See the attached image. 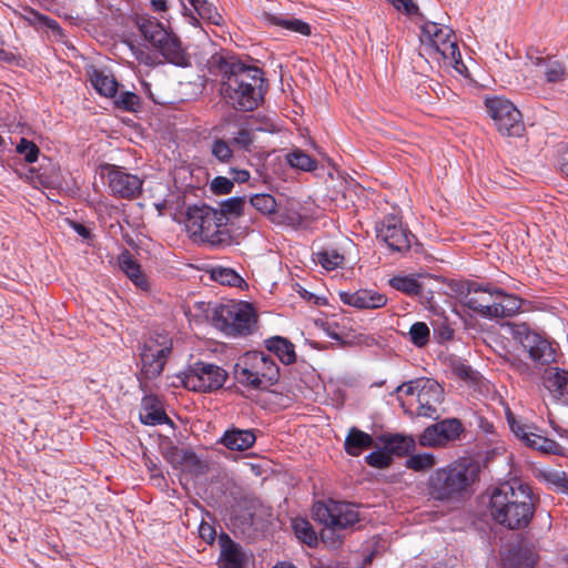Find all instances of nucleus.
<instances>
[{
    "mask_svg": "<svg viewBox=\"0 0 568 568\" xmlns=\"http://www.w3.org/2000/svg\"><path fill=\"white\" fill-rule=\"evenodd\" d=\"M120 268L125 275L140 288H148V281L144 273L141 270V265L132 258V256L125 252L119 256Z\"/></svg>",
    "mask_w": 568,
    "mask_h": 568,
    "instance_id": "obj_23",
    "label": "nucleus"
},
{
    "mask_svg": "<svg viewBox=\"0 0 568 568\" xmlns=\"http://www.w3.org/2000/svg\"><path fill=\"white\" fill-rule=\"evenodd\" d=\"M542 379L545 387L555 397L568 403V372L549 367L545 369Z\"/></svg>",
    "mask_w": 568,
    "mask_h": 568,
    "instance_id": "obj_20",
    "label": "nucleus"
},
{
    "mask_svg": "<svg viewBox=\"0 0 568 568\" xmlns=\"http://www.w3.org/2000/svg\"><path fill=\"white\" fill-rule=\"evenodd\" d=\"M410 233L403 226L402 220L394 215L384 217L381 226L377 227L379 237L394 252H405L410 248Z\"/></svg>",
    "mask_w": 568,
    "mask_h": 568,
    "instance_id": "obj_16",
    "label": "nucleus"
},
{
    "mask_svg": "<svg viewBox=\"0 0 568 568\" xmlns=\"http://www.w3.org/2000/svg\"><path fill=\"white\" fill-rule=\"evenodd\" d=\"M183 384L194 392H212L223 386L226 379V372L209 363H195L183 374Z\"/></svg>",
    "mask_w": 568,
    "mask_h": 568,
    "instance_id": "obj_11",
    "label": "nucleus"
},
{
    "mask_svg": "<svg viewBox=\"0 0 568 568\" xmlns=\"http://www.w3.org/2000/svg\"><path fill=\"white\" fill-rule=\"evenodd\" d=\"M266 348L275 353L283 364L288 365L295 362L294 345L286 338L274 336L266 341Z\"/></svg>",
    "mask_w": 568,
    "mask_h": 568,
    "instance_id": "obj_25",
    "label": "nucleus"
},
{
    "mask_svg": "<svg viewBox=\"0 0 568 568\" xmlns=\"http://www.w3.org/2000/svg\"><path fill=\"white\" fill-rule=\"evenodd\" d=\"M250 204L256 211L261 212L264 215H267L273 222L275 221V216L277 214L276 209L278 206V203L271 194H255L250 199Z\"/></svg>",
    "mask_w": 568,
    "mask_h": 568,
    "instance_id": "obj_33",
    "label": "nucleus"
},
{
    "mask_svg": "<svg viewBox=\"0 0 568 568\" xmlns=\"http://www.w3.org/2000/svg\"><path fill=\"white\" fill-rule=\"evenodd\" d=\"M116 105L125 111H136L140 106V98L132 92H123L115 101Z\"/></svg>",
    "mask_w": 568,
    "mask_h": 568,
    "instance_id": "obj_52",
    "label": "nucleus"
},
{
    "mask_svg": "<svg viewBox=\"0 0 568 568\" xmlns=\"http://www.w3.org/2000/svg\"><path fill=\"white\" fill-rule=\"evenodd\" d=\"M389 285L407 295L417 296L422 294V284L414 277L395 276L389 280Z\"/></svg>",
    "mask_w": 568,
    "mask_h": 568,
    "instance_id": "obj_35",
    "label": "nucleus"
},
{
    "mask_svg": "<svg viewBox=\"0 0 568 568\" xmlns=\"http://www.w3.org/2000/svg\"><path fill=\"white\" fill-rule=\"evenodd\" d=\"M212 63L221 77V94L234 109L252 111L258 106L265 92L261 69L222 54L213 55Z\"/></svg>",
    "mask_w": 568,
    "mask_h": 568,
    "instance_id": "obj_1",
    "label": "nucleus"
},
{
    "mask_svg": "<svg viewBox=\"0 0 568 568\" xmlns=\"http://www.w3.org/2000/svg\"><path fill=\"white\" fill-rule=\"evenodd\" d=\"M317 261L325 270H334L344 262V256L335 250H326L317 253Z\"/></svg>",
    "mask_w": 568,
    "mask_h": 568,
    "instance_id": "obj_44",
    "label": "nucleus"
},
{
    "mask_svg": "<svg viewBox=\"0 0 568 568\" xmlns=\"http://www.w3.org/2000/svg\"><path fill=\"white\" fill-rule=\"evenodd\" d=\"M287 162L292 168L303 171H314L317 162L302 150H294L286 155Z\"/></svg>",
    "mask_w": 568,
    "mask_h": 568,
    "instance_id": "obj_38",
    "label": "nucleus"
},
{
    "mask_svg": "<svg viewBox=\"0 0 568 568\" xmlns=\"http://www.w3.org/2000/svg\"><path fill=\"white\" fill-rule=\"evenodd\" d=\"M293 529L298 539L308 546L317 544V536L310 521L305 519H295L293 521Z\"/></svg>",
    "mask_w": 568,
    "mask_h": 568,
    "instance_id": "obj_40",
    "label": "nucleus"
},
{
    "mask_svg": "<svg viewBox=\"0 0 568 568\" xmlns=\"http://www.w3.org/2000/svg\"><path fill=\"white\" fill-rule=\"evenodd\" d=\"M513 338L528 352L535 362L548 363L554 359L550 344L525 323L509 325Z\"/></svg>",
    "mask_w": 568,
    "mask_h": 568,
    "instance_id": "obj_15",
    "label": "nucleus"
},
{
    "mask_svg": "<svg viewBox=\"0 0 568 568\" xmlns=\"http://www.w3.org/2000/svg\"><path fill=\"white\" fill-rule=\"evenodd\" d=\"M410 341L418 347H423L428 343L429 328L423 322H417L410 326L409 329Z\"/></svg>",
    "mask_w": 568,
    "mask_h": 568,
    "instance_id": "obj_46",
    "label": "nucleus"
},
{
    "mask_svg": "<svg viewBox=\"0 0 568 568\" xmlns=\"http://www.w3.org/2000/svg\"><path fill=\"white\" fill-rule=\"evenodd\" d=\"M397 10H403L407 14H414L418 11V7L413 0H388Z\"/></svg>",
    "mask_w": 568,
    "mask_h": 568,
    "instance_id": "obj_55",
    "label": "nucleus"
},
{
    "mask_svg": "<svg viewBox=\"0 0 568 568\" xmlns=\"http://www.w3.org/2000/svg\"><path fill=\"white\" fill-rule=\"evenodd\" d=\"M373 437L355 427L351 428L345 438V449L352 456H358L363 449L373 446Z\"/></svg>",
    "mask_w": 568,
    "mask_h": 568,
    "instance_id": "obj_26",
    "label": "nucleus"
},
{
    "mask_svg": "<svg viewBox=\"0 0 568 568\" xmlns=\"http://www.w3.org/2000/svg\"><path fill=\"white\" fill-rule=\"evenodd\" d=\"M255 439L252 430L233 428L225 432L222 443L229 449L245 450L253 446Z\"/></svg>",
    "mask_w": 568,
    "mask_h": 568,
    "instance_id": "obj_21",
    "label": "nucleus"
},
{
    "mask_svg": "<svg viewBox=\"0 0 568 568\" xmlns=\"http://www.w3.org/2000/svg\"><path fill=\"white\" fill-rule=\"evenodd\" d=\"M170 353L171 342L166 337L159 336L146 341L141 352V375L146 379L160 376Z\"/></svg>",
    "mask_w": 568,
    "mask_h": 568,
    "instance_id": "obj_14",
    "label": "nucleus"
},
{
    "mask_svg": "<svg viewBox=\"0 0 568 568\" xmlns=\"http://www.w3.org/2000/svg\"><path fill=\"white\" fill-rule=\"evenodd\" d=\"M145 91L149 93V97L159 104H165L168 102V98L163 93L155 94L151 88L150 83H143Z\"/></svg>",
    "mask_w": 568,
    "mask_h": 568,
    "instance_id": "obj_59",
    "label": "nucleus"
},
{
    "mask_svg": "<svg viewBox=\"0 0 568 568\" xmlns=\"http://www.w3.org/2000/svg\"><path fill=\"white\" fill-rule=\"evenodd\" d=\"M211 277L223 285H230L234 287L241 286V284L244 282L235 271L226 267L213 268L211 272Z\"/></svg>",
    "mask_w": 568,
    "mask_h": 568,
    "instance_id": "obj_41",
    "label": "nucleus"
},
{
    "mask_svg": "<svg viewBox=\"0 0 568 568\" xmlns=\"http://www.w3.org/2000/svg\"><path fill=\"white\" fill-rule=\"evenodd\" d=\"M200 536L206 541H213L215 531L212 526L207 524H202L200 526Z\"/></svg>",
    "mask_w": 568,
    "mask_h": 568,
    "instance_id": "obj_58",
    "label": "nucleus"
},
{
    "mask_svg": "<svg viewBox=\"0 0 568 568\" xmlns=\"http://www.w3.org/2000/svg\"><path fill=\"white\" fill-rule=\"evenodd\" d=\"M236 381L254 389H268L280 378L276 363L263 352H247L234 365Z\"/></svg>",
    "mask_w": 568,
    "mask_h": 568,
    "instance_id": "obj_6",
    "label": "nucleus"
},
{
    "mask_svg": "<svg viewBox=\"0 0 568 568\" xmlns=\"http://www.w3.org/2000/svg\"><path fill=\"white\" fill-rule=\"evenodd\" d=\"M90 81L93 88L104 97H114L116 93L118 82L115 79L99 69H92L90 72Z\"/></svg>",
    "mask_w": 568,
    "mask_h": 568,
    "instance_id": "obj_27",
    "label": "nucleus"
},
{
    "mask_svg": "<svg viewBox=\"0 0 568 568\" xmlns=\"http://www.w3.org/2000/svg\"><path fill=\"white\" fill-rule=\"evenodd\" d=\"M303 221H304V219L298 212L293 211V210H286L285 212H283L281 214H276L274 222L285 223L292 227L297 229V227L302 226Z\"/></svg>",
    "mask_w": 568,
    "mask_h": 568,
    "instance_id": "obj_53",
    "label": "nucleus"
},
{
    "mask_svg": "<svg viewBox=\"0 0 568 568\" xmlns=\"http://www.w3.org/2000/svg\"><path fill=\"white\" fill-rule=\"evenodd\" d=\"M535 64L544 67V74L550 83L562 81L566 75V67L560 61L549 58H537Z\"/></svg>",
    "mask_w": 568,
    "mask_h": 568,
    "instance_id": "obj_32",
    "label": "nucleus"
},
{
    "mask_svg": "<svg viewBox=\"0 0 568 568\" xmlns=\"http://www.w3.org/2000/svg\"><path fill=\"white\" fill-rule=\"evenodd\" d=\"M145 465H146L148 469L152 473L153 478L163 479L161 471L158 469L156 464L152 459L148 458V460L145 462Z\"/></svg>",
    "mask_w": 568,
    "mask_h": 568,
    "instance_id": "obj_63",
    "label": "nucleus"
},
{
    "mask_svg": "<svg viewBox=\"0 0 568 568\" xmlns=\"http://www.w3.org/2000/svg\"><path fill=\"white\" fill-rule=\"evenodd\" d=\"M419 383H420V379H415V381H410L408 383H404L396 388V392L397 393L404 392L408 396L413 395V394H415V392H417V393L419 392Z\"/></svg>",
    "mask_w": 568,
    "mask_h": 568,
    "instance_id": "obj_57",
    "label": "nucleus"
},
{
    "mask_svg": "<svg viewBox=\"0 0 568 568\" xmlns=\"http://www.w3.org/2000/svg\"><path fill=\"white\" fill-rule=\"evenodd\" d=\"M496 296H500L501 300L499 302L495 301L493 318L509 317L520 310L521 301L518 297L506 294L504 291L503 294H496Z\"/></svg>",
    "mask_w": 568,
    "mask_h": 568,
    "instance_id": "obj_30",
    "label": "nucleus"
},
{
    "mask_svg": "<svg viewBox=\"0 0 568 568\" xmlns=\"http://www.w3.org/2000/svg\"><path fill=\"white\" fill-rule=\"evenodd\" d=\"M526 445L542 453L558 454L561 450V447L557 442L534 432L526 442Z\"/></svg>",
    "mask_w": 568,
    "mask_h": 568,
    "instance_id": "obj_39",
    "label": "nucleus"
},
{
    "mask_svg": "<svg viewBox=\"0 0 568 568\" xmlns=\"http://www.w3.org/2000/svg\"><path fill=\"white\" fill-rule=\"evenodd\" d=\"M312 513L313 518L325 526L321 531L322 540L332 546L341 542V536L336 534L338 530L353 527L359 521L357 506L346 501H316Z\"/></svg>",
    "mask_w": 568,
    "mask_h": 568,
    "instance_id": "obj_5",
    "label": "nucleus"
},
{
    "mask_svg": "<svg viewBox=\"0 0 568 568\" xmlns=\"http://www.w3.org/2000/svg\"><path fill=\"white\" fill-rule=\"evenodd\" d=\"M231 143L245 151H250L254 143V132L247 128H241L233 136Z\"/></svg>",
    "mask_w": 568,
    "mask_h": 568,
    "instance_id": "obj_48",
    "label": "nucleus"
},
{
    "mask_svg": "<svg viewBox=\"0 0 568 568\" xmlns=\"http://www.w3.org/2000/svg\"><path fill=\"white\" fill-rule=\"evenodd\" d=\"M17 152L22 154L27 162L33 163L38 159L39 148L32 141L22 138L17 145Z\"/></svg>",
    "mask_w": 568,
    "mask_h": 568,
    "instance_id": "obj_49",
    "label": "nucleus"
},
{
    "mask_svg": "<svg viewBox=\"0 0 568 568\" xmlns=\"http://www.w3.org/2000/svg\"><path fill=\"white\" fill-rule=\"evenodd\" d=\"M212 155L222 163H227L233 156L231 144L223 139H215L211 146Z\"/></svg>",
    "mask_w": 568,
    "mask_h": 568,
    "instance_id": "obj_45",
    "label": "nucleus"
},
{
    "mask_svg": "<svg viewBox=\"0 0 568 568\" xmlns=\"http://www.w3.org/2000/svg\"><path fill=\"white\" fill-rule=\"evenodd\" d=\"M432 50L435 54L440 55L445 61L453 64L457 71L460 72V67H465L462 62V55L454 34L448 37V40L437 41V45Z\"/></svg>",
    "mask_w": 568,
    "mask_h": 568,
    "instance_id": "obj_22",
    "label": "nucleus"
},
{
    "mask_svg": "<svg viewBox=\"0 0 568 568\" xmlns=\"http://www.w3.org/2000/svg\"><path fill=\"white\" fill-rule=\"evenodd\" d=\"M507 420L510 426L511 432L523 442H527L528 438L531 435L530 426H527L525 424H521L520 422L516 420L515 416L508 412L507 413Z\"/></svg>",
    "mask_w": 568,
    "mask_h": 568,
    "instance_id": "obj_51",
    "label": "nucleus"
},
{
    "mask_svg": "<svg viewBox=\"0 0 568 568\" xmlns=\"http://www.w3.org/2000/svg\"><path fill=\"white\" fill-rule=\"evenodd\" d=\"M436 460L432 454H417L406 459V467L415 471H423L435 466Z\"/></svg>",
    "mask_w": 568,
    "mask_h": 568,
    "instance_id": "obj_42",
    "label": "nucleus"
},
{
    "mask_svg": "<svg viewBox=\"0 0 568 568\" xmlns=\"http://www.w3.org/2000/svg\"><path fill=\"white\" fill-rule=\"evenodd\" d=\"M385 449L392 455L403 456L415 448V440L409 436L393 435L384 438Z\"/></svg>",
    "mask_w": 568,
    "mask_h": 568,
    "instance_id": "obj_31",
    "label": "nucleus"
},
{
    "mask_svg": "<svg viewBox=\"0 0 568 568\" xmlns=\"http://www.w3.org/2000/svg\"><path fill=\"white\" fill-rule=\"evenodd\" d=\"M244 555L231 539L223 545L219 568H243Z\"/></svg>",
    "mask_w": 568,
    "mask_h": 568,
    "instance_id": "obj_28",
    "label": "nucleus"
},
{
    "mask_svg": "<svg viewBox=\"0 0 568 568\" xmlns=\"http://www.w3.org/2000/svg\"><path fill=\"white\" fill-rule=\"evenodd\" d=\"M154 403V398H144L143 408L140 413L141 422L145 425H160L170 422L164 410L158 407Z\"/></svg>",
    "mask_w": 568,
    "mask_h": 568,
    "instance_id": "obj_29",
    "label": "nucleus"
},
{
    "mask_svg": "<svg viewBox=\"0 0 568 568\" xmlns=\"http://www.w3.org/2000/svg\"><path fill=\"white\" fill-rule=\"evenodd\" d=\"M419 406L417 414L419 416L432 417L436 414V405L443 400V388L434 379L420 378L419 392L417 393Z\"/></svg>",
    "mask_w": 568,
    "mask_h": 568,
    "instance_id": "obj_18",
    "label": "nucleus"
},
{
    "mask_svg": "<svg viewBox=\"0 0 568 568\" xmlns=\"http://www.w3.org/2000/svg\"><path fill=\"white\" fill-rule=\"evenodd\" d=\"M339 297L344 304L351 305L356 308L375 310L386 305L387 297L371 290H358L356 292H342Z\"/></svg>",
    "mask_w": 568,
    "mask_h": 568,
    "instance_id": "obj_19",
    "label": "nucleus"
},
{
    "mask_svg": "<svg viewBox=\"0 0 568 568\" xmlns=\"http://www.w3.org/2000/svg\"><path fill=\"white\" fill-rule=\"evenodd\" d=\"M234 183L225 176H216L211 182V190L214 194L223 195L232 192Z\"/></svg>",
    "mask_w": 568,
    "mask_h": 568,
    "instance_id": "obj_54",
    "label": "nucleus"
},
{
    "mask_svg": "<svg viewBox=\"0 0 568 568\" xmlns=\"http://www.w3.org/2000/svg\"><path fill=\"white\" fill-rule=\"evenodd\" d=\"M537 560L535 545L521 540L501 555V568H534Z\"/></svg>",
    "mask_w": 568,
    "mask_h": 568,
    "instance_id": "obj_17",
    "label": "nucleus"
},
{
    "mask_svg": "<svg viewBox=\"0 0 568 568\" xmlns=\"http://www.w3.org/2000/svg\"><path fill=\"white\" fill-rule=\"evenodd\" d=\"M250 179V173L245 170H233V182H246Z\"/></svg>",
    "mask_w": 568,
    "mask_h": 568,
    "instance_id": "obj_64",
    "label": "nucleus"
},
{
    "mask_svg": "<svg viewBox=\"0 0 568 568\" xmlns=\"http://www.w3.org/2000/svg\"><path fill=\"white\" fill-rule=\"evenodd\" d=\"M248 210L245 197H231L221 204V209L217 213H223L225 224L227 223L229 216H241Z\"/></svg>",
    "mask_w": 568,
    "mask_h": 568,
    "instance_id": "obj_37",
    "label": "nucleus"
},
{
    "mask_svg": "<svg viewBox=\"0 0 568 568\" xmlns=\"http://www.w3.org/2000/svg\"><path fill=\"white\" fill-rule=\"evenodd\" d=\"M509 361L511 366H514L520 374H529V366L521 359L514 357Z\"/></svg>",
    "mask_w": 568,
    "mask_h": 568,
    "instance_id": "obj_60",
    "label": "nucleus"
},
{
    "mask_svg": "<svg viewBox=\"0 0 568 568\" xmlns=\"http://www.w3.org/2000/svg\"><path fill=\"white\" fill-rule=\"evenodd\" d=\"M164 459L181 471V477L197 478L210 471V463L191 449L168 445L163 448Z\"/></svg>",
    "mask_w": 568,
    "mask_h": 568,
    "instance_id": "obj_12",
    "label": "nucleus"
},
{
    "mask_svg": "<svg viewBox=\"0 0 568 568\" xmlns=\"http://www.w3.org/2000/svg\"><path fill=\"white\" fill-rule=\"evenodd\" d=\"M488 510L498 525L510 530L525 529L536 511L532 491L518 480L501 483L490 493Z\"/></svg>",
    "mask_w": 568,
    "mask_h": 568,
    "instance_id": "obj_2",
    "label": "nucleus"
},
{
    "mask_svg": "<svg viewBox=\"0 0 568 568\" xmlns=\"http://www.w3.org/2000/svg\"><path fill=\"white\" fill-rule=\"evenodd\" d=\"M71 225L80 236H82L85 240L90 239L91 232L87 226L77 222H72Z\"/></svg>",
    "mask_w": 568,
    "mask_h": 568,
    "instance_id": "obj_61",
    "label": "nucleus"
},
{
    "mask_svg": "<svg viewBox=\"0 0 568 568\" xmlns=\"http://www.w3.org/2000/svg\"><path fill=\"white\" fill-rule=\"evenodd\" d=\"M478 474V465L469 459L452 463L430 475L428 493L435 500L460 501L470 493Z\"/></svg>",
    "mask_w": 568,
    "mask_h": 568,
    "instance_id": "obj_3",
    "label": "nucleus"
},
{
    "mask_svg": "<svg viewBox=\"0 0 568 568\" xmlns=\"http://www.w3.org/2000/svg\"><path fill=\"white\" fill-rule=\"evenodd\" d=\"M418 443L424 447H440L445 446L443 439L440 438L439 429L436 424L430 425L424 429L418 438Z\"/></svg>",
    "mask_w": 568,
    "mask_h": 568,
    "instance_id": "obj_43",
    "label": "nucleus"
},
{
    "mask_svg": "<svg viewBox=\"0 0 568 568\" xmlns=\"http://www.w3.org/2000/svg\"><path fill=\"white\" fill-rule=\"evenodd\" d=\"M366 463L375 468H386L392 463V456L387 453V450H377L373 452L365 457Z\"/></svg>",
    "mask_w": 568,
    "mask_h": 568,
    "instance_id": "obj_50",
    "label": "nucleus"
},
{
    "mask_svg": "<svg viewBox=\"0 0 568 568\" xmlns=\"http://www.w3.org/2000/svg\"><path fill=\"white\" fill-rule=\"evenodd\" d=\"M185 227L194 242L212 246H226L232 243L223 213H217V210L207 205L189 207Z\"/></svg>",
    "mask_w": 568,
    "mask_h": 568,
    "instance_id": "obj_4",
    "label": "nucleus"
},
{
    "mask_svg": "<svg viewBox=\"0 0 568 568\" xmlns=\"http://www.w3.org/2000/svg\"><path fill=\"white\" fill-rule=\"evenodd\" d=\"M560 171L568 176V148L565 149L559 159Z\"/></svg>",
    "mask_w": 568,
    "mask_h": 568,
    "instance_id": "obj_62",
    "label": "nucleus"
},
{
    "mask_svg": "<svg viewBox=\"0 0 568 568\" xmlns=\"http://www.w3.org/2000/svg\"><path fill=\"white\" fill-rule=\"evenodd\" d=\"M436 426L445 445L458 439L464 430L462 423L456 418L442 420L436 423Z\"/></svg>",
    "mask_w": 568,
    "mask_h": 568,
    "instance_id": "obj_34",
    "label": "nucleus"
},
{
    "mask_svg": "<svg viewBox=\"0 0 568 568\" xmlns=\"http://www.w3.org/2000/svg\"><path fill=\"white\" fill-rule=\"evenodd\" d=\"M450 287L464 306L485 318H493L494 297L496 294H503L500 288H493L490 285L481 286L469 281L454 282Z\"/></svg>",
    "mask_w": 568,
    "mask_h": 568,
    "instance_id": "obj_9",
    "label": "nucleus"
},
{
    "mask_svg": "<svg viewBox=\"0 0 568 568\" xmlns=\"http://www.w3.org/2000/svg\"><path fill=\"white\" fill-rule=\"evenodd\" d=\"M197 14L214 24H222L223 18L217 12L216 8L206 0H189Z\"/></svg>",
    "mask_w": 568,
    "mask_h": 568,
    "instance_id": "obj_36",
    "label": "nucleus"
},
{
    "mask_svg": "<svg viewBox=\"0 0 568 568\" xmlns=\"http://www.w3.org/2000/svg\"><path fill=\"white\" fill-rule=\"evenodd\" d=\"M487 112L497 130L507 136H520L525 131L520 111L513 102L504 98H488L485 101Z\"/></svg>",
    "mask_w": 568,
    "mask_h": 568,
    "instance_id": "obj_10",
    "label": "nucleus"
},
{
    "mask_svg": "<svg viewBox=\"0 0 568 568\" xmlns=\"http://www.w3.org/2000/svg\"><path fill=\"white\" fill-rule=\"evenodd\" d=\"M101 175L106 178L108 187L112 195L120 199H134L142 191V180L134 174L125 172L114 164H102Z\"/></svg>",
    "mask_w": 568,
    "mask_h": 568,
    "instance_id": "obj_13",
    "label": "nucleus"
},
{
    "mask_svg": "<svg viewBox=\"0 0 568 568\" xmlns=\"http://www.w3.org/2000/svg\"><path fill=\"white\" fill-rule=\"evenodd\" d=\"M136 27L143 38L158 49L169 62L181 67L189 64V57L181 47L180 40L159 21L149 17H138Z\"/></svg>",
    "mask_w": 568,
    "mask_h": 568,
    "instance_id": "obj_7",
    "label": "nucleus"
},
{
    "mask_svg": "<svg viewBox=\"0 0 568 568\" xmlns=\"http://www.w3.org/2000/svg\"><path fill=\"white\" fill-rule=\"evenodd\" d=\"M213 321L226 335H248L255 327L256 316L250 304H226L216 308Z\"/></svg>",
    "mask_w": 568,
    "mask_h": 568,
    "instance_id": "obj_8",
    "label": "nucleus"
},
{
    "mask_svg": "<svg viewBox=\"0 0 568 568\" xmlns=\"http://www.w3.org/2000/svg\"><path fill=\"white\" fill-rule=\"evenodd\" d=\"M272 21H273L274 24L283 27V28H285L287 30H291L293 32H297V33H301L303 36H310L311 34V27L306 22H304V21H302L300 19H288V20H286V19H277V18H275Z\"/></svg>",
    "mask_w": 568,
    "mask_h": 568,
    "instance_id": "obj_47",
    "label": "nucleus"
},
{
    "mask_svg": "<svg viewBox=\"0 0 568 568\" xmlns=\"http://www.w3.org/2000/svg\"><path fill=\"white\" fill-rule=\"evenodd\" d=\"M453 33L454 31L448 27L439 26L436 22H426L423 26L422 42L425 49L432 50L437 45V41L448 40Z\"/></svg>",
    "mask_w": 568,
    "mask_h": 568,
    "instance_id": "obj_24",
    "label": "nucleus"
},
{
    "mask_svg": "<svg viewBox=\"0 0 568 568\" xmlns=\"http://www.w3.org/2000/svg\"><path fill=\"white\" fill-rule=\"evenodd\" d=\"M548 480L564 491H568V478L565 473L550 474Z\"/></svg>",
    "mask_w": 568,
    "mask_h": 568,
    "instance_id": "obj_56",
    "label": "nucleus"
}]
</instances>
